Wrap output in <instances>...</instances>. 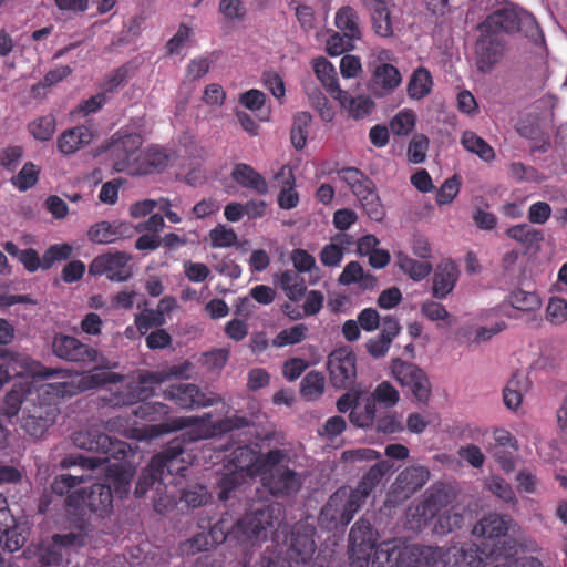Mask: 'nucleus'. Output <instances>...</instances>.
I'll use <instances>...</instances> for the list:
<instances>
[{
	"mask_svg": "<svg viewBox=\"0 0 567 567\" xmlns=\"http://www.w3.org/2000/svg\"><path fill=\"white\" fill-rule=\"evenodd\" d=\"M73 443L79 449L100 454L99 456L76 455L73 464L87 470H96L103 466L106 477L112 481V491L120 498L125 497L130 491L132 471L121 463L111 464L110 460L121 461L125 458L130 445L124 441L109 436L94 426L75 432Z\"/></svg>",
	"mask_w": 567,
	"mask_h": 567,
	"instance_id": "1",
	"label": "nucleus"
},
{
	"mask_svg": "<svg viewBox=\"0 0 567 567\" xmlns=\"http://www.w3.org/2000/svg\"><path fill=\"white\" fill-rule=\"evenodd\" d=\"M281 519V511L277 505H262L238 519L236 523L228 517L219 518L206 533L212 545L223 544L231 537L240 544L255 545L267 538L268 529L274 528Z\"/></svg>",
	"mask_w": 567,
	"mask_h": 567,
	"instance_id": "2",
	"label": "nucleus"
},
{
	"mask_svg": "<svg viewBox=\"0 0 567 567\" xmlns=\"http://www.w3.org/2000/svg\"><path fill=\"white\" fill-rule=\"evenodd\" d=\"M203 424L204 422L200 417L181 416L171 420L169 423H164L159 425L162 432L188 429L181 435V437L174 439L172 442L167 444V446L163 450L162 453L154 455L151 460L152 468H161L171 477L168 483H175V481H177V476H175L174 474L184 477L183 472L187 470V467L184 464H182L184 462L182 455L185 453L186 450L185 443L196 442L205 437V435L202 433Z\"/></svg>",
	"mask_w": 567,
	"mask_h": 567,
	"instance_id": "3",
	"label": "nucleus"
},
{
	"mask_svg": "<svg viewBox=\"0 0 567 567\" xmlns=\"http://www.w3.org/2000/svg\"><path fill=\"white\" fill-rule=\"evenodd\" d=\"M289 455L286 451L274 449L264 453L259 464V476L262 485L275 497H287L297 494L302 484L303 477L293 468L287 465Z\"/></svg>",
	"mask_w": 567,
	"mask_h": 567,
	"instance_id": "4",
	"label": "nucleus"
},
{
	"mask_svg": "<svg viewBox=\"0 0 567 567\" xmlns=\"http://www.w3.org/2000/svg\"><path fill=\"white\" fill-rule=\"evenodd\" d=\"M480 25L497 35L519 32L534 44L538 45L545 42L544 33L535 17L527 10L513 3L493 11Z\"/></svg>",
	"mask_w": 567,
	"mask_h": 567,
	"instance_id": "5",
	"label": "nucleus"
},
{
	"mask_svg": "<svg viewBox=\"0 0 567 567\" xmlns=\"http://www.w3.org/2000/svg\"><path fill=\"white\" fill-rule=\"evenodd\" d=\"M190 367L189 362H183L171 365L167 370L161 372L145 371L138 375L137 381L121 385L115 392H111L109 396L103 398V401L110 406H120L131 404L145 396H151L157 384L171 378L187 377Z\"/></svg>",
	"mask_w": 567,
	"mask_h": 567,
	"instance_id": "6",
	"label": "nucleus"
},
{
	"mask_svg": "<svg viewBox=\"0 0 567 567\" xmlns=\"http://www.w3.org/2000/svg\"><path fill=\"white\" fill-rule=\"evenodd\" d=\"M143 137L140 133L121 128L113 134L106 147L112 167L117 173L133 175L141 156Z\"/></svg>",
	"mask_w": 567,
	"mask_h": 567,
	"instance_id": "7",
	"label": "nucleus"
},
{
	"mask_svg": "<svg viewBox=\"0 0 567 567\" xmlns=\"http://www.w3.org/2000/svg\"><path fill=\"white\" fill-rule=\"evenodd\" d=\"M65 505L84 511L87 508L100 517L109 515L113 508V491L109 484L94 483L89 488H78L68 496Z\"/></svg>",
	"mask_w": 567,
	"mask_h": 567,
	"instance_id": "8",
	"label": "nucleus"
},
{
	"mask_svg": "<svg viewBox=\"0 0 567 567\" xmlns=\"http://www.w3.org/2000/svg\"><path fill=\"white\" fill-rule=\"evenodd\" d=\"M169 476L161 468H152V461L140 476L134 495L137 498L143 497L151 488H155L154 509L163 514L168 508H173L177 504V496L174 493L162 494V488L167 489L166 480Z\"/></svg>",
	"mask_w": 567,
	"mask_h": 567,
	"instance_id": "9",
	"label": "nucleus"
},
{
	"mask_svg": "<svg viewBox=\"0 0 567 567\" xmlns=\"http://www.w3.org/2000/svg\"><path fill=\"white\" fill-rule=\"evenodd\" d=\"M344 497V492L337 491L322 507L320 515L336 524L347 526L368 497L364 495V492L357 491L355 488L351 491L346 501Z\"/></svg>",
	"mask_w": 567,
	"mask_h": 567,
	"instance_id": "10",
	"label": "nucleus"
},
{
	"mask_svg": "<svg viewBox=\"0 0 567 567\" xmlns=\"http://www.w3.org/2000/svg\"><path fill=\"white\" fill-rule=\"evenodd\" d=\"M327 368L333 388L349 389L355 383L357 357L351 349H334L328 357Z\"/></svg>",
	"mask_w": 567,
	"mask_h": 567,
	"instance_id": "11",
	"label": "nucleus"
},
{
	"mask_svg": "<svg viewBox=\"0 0 567 567\" xmlns=\"http://www.w3.org/2000/svg\"><path fill=\"white\" fill-rule=\"evenodd\" d=\"M52 353L66 362L91 364L97 362L99 351L83 343L76 337L55 333L52 339Z\"/></svg>",
	"mask_w": 567,
	"mask_h": 567,
	"instance_id": "12",
	"label": "nucleus"
},
{
	"mask_svg": "<svg viewBox=\"0 0 567 567\" xmlns=\"http://www.w3.org/2000/svg\"><path fill=\"white\" fill-rule=\"evenodd\" d=\"M480 38L475 44L476 66L481 72L487 73L502 60L506 42L504 35H497L486 28H481Z\"/></svg>",
	"mask_w": 567,
	"mask_h": 567,
	"instance_id": "13",
	"label": "nucleus"
},
{
	"mask_svg": "<svg viewBox=\"0 0 567 567\" xmlns=\"http://www.w3.org/2000/svg\"><path fill=\"white\" fill-rule=\"evenodd\" d=\"M131 256L124 251L107 252L96 256L89 265L91 276L105 275L111 281H126L131 276L128 261Z\"/></svg>",
	"mask_w": 567,
	"mask_h": 567,
	"instance_id": "14",
	"label": "nucleus"
},
{
	"mask_svg": "<svg viewBox=\"0 0 567 567\" xmlns=\"http://www.w3.org/2000/svg\"><path fill=\"white\" fill-rule=\"evenodd\" d=\"M440 558L445 567H480L482 558L478 555V547L475 544H463L443 550L439 547L427 545V566L431 561Z\"/></svg>",
	"mask_w": 567,
	"mask_h": 567,
	"instance_id": "15",
	"label": "nucleus"
},
{
	"mask_svg": "<svg viewBox=\"0 0 567 567\" xmlns=\"http://www.w3.org/2000/svg\"><path fill=\"white\" fill-rule=\"evenodd\" d=\"M164 398L173 401L182 409H200L212 406L220 401L213 393L203 392L199 386L190 383L172 384L164 391Z\"/></svg>",
	"mask_w": 567,
	"mask_h": 567,
	"instance_id": "16",
	"label": "nucleus"
},
{
	"mask_svg": "<svg viewBox=\"0 0 567 567\" xmlns=\"http://www.w3.org/2000/svg\"><path fill=\"white\" fill-rule=\"evenodd\" d=\"M59 414V409L49 403L34 404L32 410L23 409L21 427L31 436H42Z\"/></svg>",
	"mask_w": 567,
	"mask_h": 567,
	"instance_id": "17",
	"label": "nucleus"
},
{
	"mask_svg": "<svg viewBox=\"0 0 567 567\" xmlns=\"http://www.w3.org/2000/svg\"><path fill=\"white\" fill-rule=\"evenodd\" d=\"M134 226L128 221H99L87 230V238L93 244L107 245L133 237Z\"/></svg>",
	"mask_w": 567,
	"mask_h": 567,
	"instance_id": "18",
	"label": "nucleus"
},
{
	"mask_svg": "<svg viewBox=\"0 0 567 567\" xmlns=\"http://www.w3.org/2000/svg\"><path fill=\"white\" fill-rule=\"evenodd\" d=\"M313 533L315 529L308 525L297 524L292 527L288 555L296 564H306L311 559L316 550Z\"/></svg>",
	"mask_w": 567,
	"mask_h": 567,
	"instance_id": "19",
	"label": "nucleus"
},
{
	"mask_svg": "<svg viewBox=\"0 0 567 567\" xmlns=\"http://www.w3.org/2000/svg\"><path fill=\"white\" fill-rule=\"evenodd\" d=\"M264 454L250 445L236 447L228 456L227 468L240 471L246 476H259V464Z\"/></svg>",
	"mask_w": 567,
	"mask_h": 567,
	"instance_id": "20",
	"label": "nucleus"
},
{
	"mask_svg": "<svg viewBox=\"0 0 567 567\" xmlns=\"http://www.w3.org/2000/svg\"><path fill=\"white\" fill-rule=\"evenodd\" d=\"M398 545L393 542H383L373 545V549L363 553L351 561V567H395Z\"/></svg>",
	"mask_w": 567,
	"mask_h": 567,
	"instance_id": "21",
	"label": "nucleus"
},
{
	"mask_svg": "<svg viewBox=\"0 0 567 567\" xmlns=\"http://www.w3.org/2000/svg\"><path fill=\"white\" fill-rule=\"evenodd\" d=\"M337 175L349 186L360 204L365 202V197L378 193L373 181L357 167H342Z\"/></svg>",
	"mask_w": 567,
	"mask_h": 567,
	"instance_id": "22",
	"label": "nucleus"
},
{
	"mask_svg": "<svg viewBox=\"0 0 567 567\" xmlns=\"http://www.w3.org/2000/svg\"><path fill=\"white\" fill-rule=\"evenodd\" d=\"M337 175L349 186L360 204L365 202V197L378 193L373 181L357 167H342Z\"/></svg>",
	"mask_w": 567,
	"mask_h": 567,
	"instance_id": "23",
	"label": "nucleus"
},
{
	"mask_svg": "<svg viewBox=\"0 0 567 567\" xmlns=\"http://www.w3.org/2000/svg\"><path fill=\"white\" fill-rule=\"evenodd\" d=\"M313 71L330 96L339 101L341 106H346L348 92L340 87L337 71L332 63L323 56L317 58L313 61Z\"/></svg>",
	"mask_w": 567,
	"mask_h": 567,
	"instance_id": "24",
	"label": "nucleus"
},
{
	"mask_svg": "<svg viewBox=\"0 0 567 567\" xmlns=\"http://www.w3.org/2000/svg\"><path fill=\"white\" fill-rule=\"evenodd\" d=\"M513 519L507 515L488 514L473 527L472 534L478 538L495 540L506 536Z\"/></svg>",
	"mask_w": 567,
	"mask_h": 567,
	"instance_id": "25",
	"label": "nucleus"
},
{
	"mask_svg": "<svg viewBox=\"0 0 567 567\" xmlns=\"http://www.w3.org/2000/svg\"><path fill=\"white\" fill-rule=\"evenodd\" d=\"M373 528L368 519L360 518L354 523L349 533V550L351 561L357 559L363 553L373 549L374 545Z\"/></svg>",
	"mask_w": 567,
	"mask_h": 567,
	"instance_id": "26",
	"label": "nucleus"
},
{
	"mask_svg": "<svg viewBox=\"0 0 567 567\" xmlns=\"http://www.w3.org/2000/svg\"><path fill=\"white\" fill-rule=\"evenodd\" d=\"M458 268L450 259L441 261L433 275L432 293L435 298H445L455 287L458 280Z\"/></svg>",
	"mask_w": 567,
	"mask_h": 567,
	"instance_id": "27",
	"label": "nucleus"
},
{
	"mask_svg": "<svg viewBox=\"0 0 567 567\" xmlns=\"http://www.w3.org/2000/svg\"><path fill=\"white\" fill-rule=\"evenodd\" d=\"M394 374L402 386L408 388L417 401L425 400V375L423 370L411 363H402L395 368Z\"/></svg>",
	"mask_w": 567,
	"mask_h": 567,
	"instance_id": "28",
	"label": "nucleus"
},
{
	"mask_svg": "<svg viewBox=\"0 0 567 567\" xmlns=\"http://www.w3.org/2000/svg\"><path fill=\"white\" fill-rule=\"evenodd\" d=\"M370 12L372 29L379 37L388 38L393 34L391 13L385 0H361Z\"/></svg>",
	"mask_w": 567,
	"mask_h": 567,
	"instance_id": "29",
	"label": "nucleus"
},
{
	"mask_svg": "<svg viewBox=\"0 0 567 567\" xmlns=\"http://www.w3.org/2000/svg\"><path fill=\"white\" fill-rule=\"evenodd\" d=\"M169 161L171 156L167 152L157 147H150L144 154L141 153L132 176L161 173L168 166Z\"/></svg>",
	"mask_w": 567,
	"mask_h": 567,
	"instance_id": "30",
	"label": "nucleus"
},
{
	"mask_svg": "<svg viewBox=\"0 0 567 567\" xmlns=\"http://www.w3.org/2000/svg\"><path fill=\"white\" fill-rule=\"evenodd\" d=\"M231 178L241 187L250 189L259 195H266L269 190L265 177L252 166L238 163L233 167Z\"/></svg>",
	"mask_w": 567,
	"mask_h": 567,
	"instance_id": "31",
	"label": "nucleus"
},
{
	"mask_svg": "<svg viewBox=\"0 0 567 567\" xmlns=\"http://www.w3.org/2000/svg\"><path fill=\"white\" fill-rule=\"evenodd\" d=\"M92 131L84 126H75L64 131L56 140L58 150L64 155H71L91 143Z\"/></svg>",
	"mask_w": 567,
	"mask_h": 567,
	"instance_id": "32",
	"label": "nucleus"
},
{
	"mask_svg": "<svg viewBox=\"0 0 567 567\" xmlns=\"http://www.w3.org/2000/svg\"><path fill=\"white\" fill-rule=\"evenodd\" d=\"M334 24L349 39L360 40L362 37L359 14L350 6L338 9L334 16Z\"/></svg>",
	"mask_w": 567,
	"mask_h": 567,
	"instance_id": "33",
	"label": "nucleus"
},
{
	"mask_svg": "<svg viewBox=\"0 0 567 567\" xmlns=\"http://www.w3.org/2000/svg\"><path fill=\"white\" fill-rule=\"evenodd\" d=\"M372 82L374 90L379 94H384L401 83V75L395 66L383 63L375 69Z\"/></svg>",
	"mask_w": 567,
	"mask_h": 567,
	"instance_id": "34",
	"label": "nucleus"
},
{
	"mask_svg": "<svg viewBox=\"0 0 567 567\" xmlns=\"http://www.w3.org/2000/svg\"><path fill=\"white\" fill-rule=\"evenodd\" d=\"M352 238L347 234H338L333 241L326 245L320 252V261L326 267L338 266L344 255V246L351 245Z\"/></svg>",
	"mask_w": 567,
	"mask_h": 567,
	"instance_id": "35",
	"label": "nucleus"
},
{
	"mask_svg": "<svg viewBox=\"0 0 567 567\" xmlns=\"http://www.w3.org/2000/svg\"><path fill=\"white\" fill-rule=\"evenodd\" d=\"M148 396L136 400L135 402L131 403L130 405H134L138 403V405L133 410V414L144 421H158L163 419L164 416L168 415L171 412V409L168 405L162 403V402H153V401H146ZM126 404L120 405L125 406Z\"/></svg>",
	"mask_w": 567,
	"mask_h": 567,
	"instance_id": "36",
	"label": "nucleus"
},
{
	"mask_svg": "<svg viewBox=\"0 0 567 567\" xmlns=\"http://www.w3.org/2000/svg\"><path fill=\"white\" fill-rule=\"evenodd\" d=\"M506 235L520 243L527 249L538 246L544 240V231L536 229L528 224H520L509 227Z\"/></svg>",
	"mask_w": 567,
	"mask_h": 567,
	"instance_id": "37",
	"label": "nucleus"
},
{
	"mask_svg": "<svg viewBox=\"0 0 567 567\" xmlns=\"http://www.w3.org/2000/svg\"><path fill=\"white\" fill-rule=\"evenodd\" d=\"M367 399L372 402L375 409L378 405L383 409H391L398 404L400 393L389 381H382Z\"/></svg>",
	"mask_w": 567,
	"mask_h": 567,
	"instance_id": "38",
	"label": "nucleus"
},
{
	"mask_svg": "<svg viewBox=\"0 0 567 567\" xmlns=\"http://www.w3.org/2000/svg\"><path fill=\"white\" fill-rule=\"evenodd\" d=\"M424 559V545L398 546L394 565L395 567H425Z\"/></svg>",
	"mask_w": 567,
	"mask_h": 567,
	"instance_id": "39",
	"label": "nucleus"
},
{
	"mask_svg": "<svg viewBox=\"0 0 567 567\" xmlns=\"http://www.w3.org/2000/svg\"><path fill=\"white\" fill-rule=\"evenodd\" d=\"M505 302L511 305L514 309L523 312H535L540 309L542 301L537 293L516 289L512 291Z\"/></svg>",
	"mask_w": 567,
	"mask_h": 567,
	"instance_id": "40",
	"label": "nucleus"
},
{
	"mask_svg": "<svg viewBox=\"0 0 567 567\" xmlns=\"http://www.w3.org/2000/svg\"><path fill=\"white\" fill-rule=\"evenodd\" d=\"M455 498V492L445 484H434L427 494V512L435 516L441 508L451 504Z\"/></svg>",
	"mask_w": 567,
	"mask_h": 567,
	"instance_id": "41",
	"label": "nucleus"
},
{
	"mask_svg": "<svg viewBox=\"0 0 567 567\" xmlns=\"http://www.w3.org/2000/svg\"><path fill=\"white\" fill-rule=\"evenodd\" d=\"M312 116L309 112H298L293 116L290 140L296 150H303L307 144Z\"/></svg>",
	"mask_w": 567,
	"mask_h": 567,
	"instance_id": "42",
	"label": "nucleus"
},
{
	"mask_svg": "<svg viewBox=\"0 0 567 567\" xmlns=\"http://www.w3.org/2000/svg\"><path fill=\"white\" fill-rule=\"evenodd\" d=\"M3 248L11 257L17 258L29 272H35L39 268H42V258L35 249H20L12 241L6 243Z\"/></svg>",
	"mask_w": 567,
	"mask_h": 567,
	"instance_id": "43",
	"label": "nucleus"
},
{
	"mask_svg": "<svg viewBox=\"0 0 567 567\" xmlns=\"http://www.w3.org/2000/svg\"><path fill=\"white\" fill-rule=\"evenodd\" d=\"M461 143L465 150L476 154L485 162L494 159L495 152L493 147L485 142L481 136L472 131H465L462 135Z\"/></svg>",
	"mask_w": 567,
	"mask_h": 567,
	"instance_id": "44",
	"label": "nucleus"
},
{
	"mask_svg": "<svg viewBox=\"0 0 567 567\" xmlns=\"http://www.w3.org/2000/svg\"><path fill=\"white\" fill-rule=\"evenodd\" d=\"M396 482L406 494H413L425 484V468L423 466L408 467L399 474Z\"/></svg>",
	"mask_w": 567,
	"mask_h": 567,
	"instance_id": "45",
	"label": "nucleus"
},
{
	"mask_svg": "<svg viewBox=\"0 0 567 567\" xmlns=\"http://www.w3.org/2000/svg\"><path fill=\"white\" fill-rule=\"evenodd\" d=\"M377 409L368 399L364 400L363 405L359 403L354 406L350 414V422L361 429H371L377 419Z\"/></svg>",
	"mask_w": 567,
	"mask_h": 567,
	"instance_id": "46",
	"label": "nucleus"
},
{
	"mask_svg": "<svg viewBox=\"0 0 567 567\" xmlns=\"http://www.w3.org/2000/svg\"><path fill=\"white\" fill-rule=\"evenodd\" d=\"M40 168L32 162H27L17 175L11 177V184L20 192H27L39 181Z\"/></svg>",
	"mask_w": 567,
	"mask_h": 567,
	"instance_id": "47",
	"label": "nucleus"
},
{
	"mask_svg": "<svg viewBox=\"0 0 567 567\" xmlns=\"http://www.w3.org/2000/svg\"><path fill=\"white\" fill-rule=\"evenodd\" d=\"M134 323L137 331L144 336L151 329H159L166 323V318L155 309H144L140 313L135 315Z\"/></svg>",
	"mask_w": 567,
	"mask_h": 567,
	"instance_id": "48",
	"label": "nucleus"
},
{
	"mask_svg": "<svg viewBox=\"0 0 567 567\" xmlns=\"http://www.w3.org/2000/svg\"><path fill=\"white\" fill-rule=\"evenodd\" d=\"M308 328L303 323L295 324L290 328L281 330L272 340V344L277 348L293 346L303 341L307 337Z\"/></svg>",
	"mask_w": 567,
	"mask_h": 567,
	"instance_id": "49",
	"label": "nucleus"
},
{
	"mask_svg": "<svg viewBox=\"0 0 567 567\" xmlns=\"http://www.w3.org/2000/svg\"><path fill=\"white\" fill-rule=\"evenodd\" d=\"M55 117L52 114L35 118L29 124V132L38 141H49L55 132Z\"/></svg>",
	"mask_w": 567,
	"mask_h": 567,
	"instance_id": "50",
	"label": "nucleus"
},
{
	"mask_svg": "<svg viewBox=\"0 0 567 567\" xmlns=\"http://www.w3.org/2000/svg\"><path fill=\"white\" fill-rule=\"evenodd\" d=\"M209 241L213 248H228L237 243V234L233 228H229L223 224H218L216 227L209 230Z\"/></svg>",
	"mask_w": 567,
	"mask_h": 567,
	"instance_id": "51",
	"label": "nucleus"
},
{
	"mask_svg": "<svg viewBox=\"0 0 567 567\" xmlns=\"http://www.w3.org/2000/svg\"><path fill=\"white\" fill-rule=\"evenodd\" d=\"M464 522V516L453 508L444 511L437 514L436 522L434 524V530L439 534H447L456 528H461Z\"/></svg>",
	"mask_w": 567,
	"mask_h": 567,
	"instance_id": "52",
	"label": "nucleus"
},
{
	"mask_svg": "<svg viewBox=\"0 0 567 567\" xmlns=\"http://www.w3.org/2000/svg\"><path fill=\"white\" fill-rule=\"evenodd\" d=\"M324 390V378L321 372L310 371L301 381L300 392L307 399L320 396Z\"/></svg>",
	"mask_w": 567,
	"mask_h": 567,
	"instance_id": "53",
	"label": "nucleus"
},
{
	"mask_svg": "<svg viewBox=\"0 0 567 567\" xmlns=\"http://www.w3.org/2000/svg\"><path fill=\"white\" fill-rule=\"evenodd\" d=\"M73 254V247L70 244L51 245L42 256V269H50L56 261L68 260Z\"/></svg>",
	"mask_w": 567,
	"mask_h": 567,
	"instance_id": "54",
	"label": "nucleus"
},
{
	"mask_svg": "<svg viewBox=\"0 0 567 567\" xmlns=\"http://www.w3.org/2000/svg\"><path fill=\"white\" fill-rule=\"evenodd\" d=\"M545 317L554 326H561L567 321V301L560 297H550L545 310Z\"/></svg>",
	"mask_w": 567,
	"mask_h": 567,
	"instance_id": "55",
	"label": "nucleus"
},
{
	"mask_svg": "<svg viewBox=\"0 0 567 567\" xmlns=\"http://www.w3.org/2000/svg\"><path fill=\"white\" fill-rule=\"evenodd\" d=\"M295 176L290 173L277 197V203L281 209L289 210L298 206L300 198L295 190Z\"/></svg>",
	"mask_w": 567,
	"mask_h": 567,
	"instance_id": "56",
	"label": "nucleus"
},
{
	"mask_svg": "<svg viewBox=\"0 0 567 567\" xmlns=\"http://www.w3.org/2000/svg\"><path fill=\"white\" fill-rule=\"evenodd\" d=\"M385 472L386 468L383 464H374L362 476L355 489L364 492V495L368 497L371 494V492L377 487V485L381 482V480L385 475Z\"/></svg>",
	"mask_w": 567,
	"mask_h": 567,
	"instance_id": "57",
	"label": "nucleus"
},
{
	"mask_svg": "<svg viewBox=\"0 0 567 567\" xmlns=\"http://www.w3.org/2000/svg\"><path fill=\"white\" fill-rule=\"evenodd\" d=\"M374 425L377 432L383 434H395L404 429L402 415L395 412H388L383 415L377 414Z\"/></svg>",
	"mask_w": 567,
	"mask_h": 567,
	"instance_id": "58",
	"label": "nucleus"
},
{
	"mask_svg": "<svg viewBox=\"0 0 567 567\" xmlns=\"http://www.w3.org/2000/svg\"><path fill=\"white\" fill-rule=\"evenodd\" d=\"M208 538L209 536H207L205 532L197 533L189 539L181 543V554L186 556H194L200 551H208L210 548L214 547L212 545V539Z\"/></svg>",
	"mask_w": 567,
	"mask_h": 567,
	"instance_id": "59",
	"label": "nucleus"
},
{
	"mask_svg": "<svg viewBox=\"0 0 567 567\" xmlns=\"http://www.w3.org/2000/svg\"><path fill=\"white\" fill-rule=\"evenodd\" d=\"M518 373H514L512 379L503 391V400L505 405L511 410H516L523 400L522 380Z\"/></svg>",
	"mask_w": 567,
	"mask_h": 567,
	"instance_id": "60",
	"label": "nucleus"
},
{
	"mask_svg": "<svg viewBox=\"0 0 567 567\" xmlns=\"http://www.w3.org/2000/svg\"><path fill=\"white\" fill-rule=\"evenodd\" d=\"M344 109L348 110L351 117L360 120L371 114L374 109V102L368 96L351 97L348 94Z\"/></svg>",
	"mask_w": 567,
	"mask_h": 567,
	"instance_id": "61",
	"label": "nucleus"
},
{
	"mask_svg": "<svg viewBox=\"0 0 567 567\" xmlns=\"http://www.w3.org/2000/svg\"><path fill=\"white\" fill-rule=\"evenodd\" d=\"M389 126L394 135L405 136L415 126V115L410 110H402L390 121Z\"/></svg>",
	"mask_w": 567,
	"mask_h": 567,
	"instance_id": "62",
	"label": "nucleus"
},
{
	"mask_svg": "<svg viewBox=\"0 0 567 567\" xmlns=\"http://www.w3.org/2000/svg\"><path fill=\"white\" fill-rule=\"evenodd\" d=\"M176 496L177 501L182 499L187 504V506L193 508H197L207 504V502L210 498V494L207 487L203 485L192 486L187 489L182 491L179 496Z\"/></svg>",
	"mask_w": 567,
	"mask_h": 567,
	"instance_id": "63",
	"label": "nucleus"
},
{
	"mask_svg": "<svg viewBox=\"0 0 567 567\" xmlns=\"http://www.w3.org/2000/svg\"><path fill=\"white\" fill-rule=\"evenodd\" d=\"M354 39H349L346 34L333 32L326 42V50L329 55L338 56L354 49Z\"/></svg>",
	"mask_w": 567,
	"mask_h": 567,
	"instance_id": "64",
	"label": "nucleus"
}]
</instances>
